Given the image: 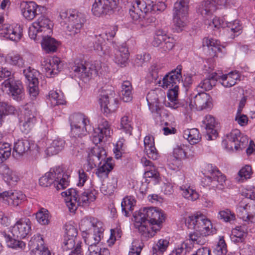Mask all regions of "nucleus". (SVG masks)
<instances>
[{
    "instance_id": "60",
    "label": "nucleus",
    "mask_w": 255,
    "mask_h": 255,
    "mask_svg": "<svg viewBox=\"0 0 255 255\" xmlns=\"http://www.w3.org/2000/svg\"><path fill=\"white\" fill-rule=\"evenodd\" d=\"M169 242L166 239L159 240L155 246L153 247V255L155 252L162 254L167 249L169 246Z\"/></svg>"
},
{
    "instance_id": "50",
    "label": "nucleus",
    "mask_w": 255,
    "mask_h": 255,
    "mask_svg": "<svg viewBox=\"0 0 255 255\" xmlns=\"http://www.w3.org/2000/svg\"><path fill=\"white\" fill-rule=\"evenodd\" d=\"M215 76H209L208 78L202 80L198 85V88H200L205 91L211 90L213 86L215 85L217 80V74L214 73Z\"/></svg>"
},
{
    "instance_id": "23",
    "label": "nucleus",
    "mask_w": 255,
    "mask_h": 255,
    "mask_svg": "<svg viewBox=\"0 0 255 255\" xmlns=\"http://www.w3.org/2000/svg\"><path fill=\"white\" fill-rule=\"evenodd\" d=\"M0 175L4 182L9 186L16 185L20 180L18 173L5 164L0 165Z\"/></svg>"
},
{
    "instance_id": "51",
    "label": "nucleus",
    "mask_w": 255,
    "mask_h": 255,
    "mask_svg": "<svg viewBox=\"0 0 255 255\" xmlns=\"http://www.w3.org/2000/svg\"><path fill=\"white\" fill-rule=\"evenodd\" d=\"M253 173L252 169L250 165H246L243 167L238 172V177L236 178L239 182H243L250 179Z\"/></svg>"
},
{
    "instance_id": "1",
    "label": "nucleus",
    "mask_w": 255,
    "mask_h": 255,
    "mask_svg": "<svg viewBox=\"0 0 255 255\" xmlns=\"http://www.w3.org/2000/svg\"><path fill=\"white\" fill-rule=\"evenodd\" d=\"M134 218L135 228L145 238L153 237L160 230L164 220L161 210L153 207L140 209Z\"/></svg>"
},
{
    "instance_id": "39",
    "label": "nucleus",
    "mask_w": 255,
    "mask_h": 255,
    "mask_svg": "<svg viewBox=\"0 0 255 255\" xmlns=\"http://www.w3.org/2000/svg\"><path fill=\"white\" fill-rule=\"evenodd\" d=\"M132 88L131 83L129 81H124L121 86L120 93L121 99L125 102H129L132 99Z\"/></svg>"
},
{
    "instance_id": "29",
    "label": "nucleus",
    "mask_w": 255,
    "mask_h": 255,
    "mask_svg": "<svg viewBox=\"0 0 255 255\" xmlns=\"http://www.w3.org/2000/svg\"><path fill=\"white\" fill-rule=\"evenodd\" d=\"M99 102L102 110L104 113L108 114L114 112L118 108V101L115 99H110L107 95H101Z\"/></svg>"
},
{
    "instance_id": "12",
    "label": "nucleus",
    "mask_w": 255,
    "mask_h": 255,
    "mask_svg": "<svg viewBox=\"0 0 255 255\" xmlns=\"http://www.w3.org/2000/svg\"><path fill=\"white\" fill-rule=\"evenodd\" d=\"M36 109L32 104L25 106L23 120L20 122V128L21 131L27 134L33 128L36 123Z\"/></svg>"
},
{
    "instance_id": "64",
    "label": "nucleus",
    "mask_w": 255,
    "mask_h": 255,
    "mask_svg": "<svg viewBox=\"0 0 255 255\" xmlns=\"http://www.w3.org/2000/svg\"><path fill=\"white\" fill-rule=\"evenodd\" d=\"M164 41L163 42L162 46L160 47V49L163 51L167 52L171 50L174 46L175 40L173 38L170 37L168 36L165 37Z\"/></svg>"
},
{
    "instance_id": "10",
    "label": "nucleus",
    "mask_w": 255,
    "mask_h": 255,
    "mask_svg": "<svg viewBox=\"0 0 255 255\" xmlns=\"http://www.w3.org/2000/svg\"><path fill=\"white\" fill-rule=\"evenodd\" d=\"M189 0H177L172 10L173 20L175 30L181 31L186 25Z\"/></svg>"
},
{
    "instance_id": "32",
    "label": "nucleus",
    "mask_w": 255,
    "mask_h": 255,
    "mask_svg": "<svg viewBox=\"0 0 255 255\" xmlns=\"http://www.w3.org/2000/svg\"><path fill=\"white\" fill-rule=\"evenodd\" d=\"M48 35L45 34L41 37L42 38L41 42L42 48L48 53L55 52L59 45L58 41Z\"/></svg>"
},
{
    "instance_id": "46",
    "label": "nucleus",
    "mask_w": 255,
    "mask_h": 255,
    "mask_svg": "<svg viewBox=\"0 0 255 255\" xmlns=\"http://www.w3.org/2000/svg\"><path fill=\"white\" fill-rule=\"evenodd\" d=\"M229 33L231 34V37L234 38L242 32V26L238 20L232 22H227L226 26Z\"/></svg>"
},
{
    "instance_id": "35",
    "label": "nucleus",
    "mask_w": 255,
    "mask_h": 255,
    "mask_svg": "<svg viewBox=\"0 0 255 255\" xmlns=\"http://www.w3.org/2000/svg\"><path fill=\"white\" fill-rule=\"evenodd\" d=\"M240 74L238 71H232L227 74L220 76L222 85L225 87H231L235 85L240 80Z\"/></svg>"
},
{
    "instance_id": "63",
    "label": "nucleus",
    "mask_w": 255,
    "mask_h": 255,
    "mask_svg": "<svg viewBox=\"0 0 255 255\" xmlns=\"http://www.w3.org/2000/svg\"><path fill=\"white\" fill-rule=\"evenodd\" d=\"M15 111V108L5 102H0V113L4 116L13 114Z\"/></svg>"
},
{
    "instance_id": "22",
    "label": "nucleus",
    "mask_w": 255,
    "mask_h": 255,
    "mask_svg": "<svg viewBox=\"0 0 255 255\" xmlns=\"http://www.w3.org/2000/svg\"><path fill=\"white\" fill-rule=\"evenodd\" d=\"M0 35L11 41L17 42L21 38L22 28L19 25L13 26L5 24L0 29Z\"/></svg>"
},
{
    "instance_id": "37",
    "label": "nucleus",
    "mask_w": 255,
    "mask_h": 255,
    "mask_svg": "<svg viewBox=\"0 0 255 255\" xmlns=\"http://www.w3.org/2000/svg\"><path fill=\"white\" fill-rule=\"evenodd\" d=\"M30 148V141L26 139H18L15 141L13 146V155L18 156L23 155Z\"/></svg>"
},
{
    "instance_id": "4",
    "label": "nucleus",
    "mask_w": 255,
    "mask_h": 255,
    "mask_svg": "<svg viewBox=\"0 0 255 255\" xmlns=\"http://www.w3.org/2000/svg\"><path fill=\"white\" fill-rule=\"evenodd\" d=\"M61 194L65 197V203L69 211L75 213L78 206H87L94 201L97 198L98 192L91 188L84 191L79 196L76 189L70 188Z\"/></svg>"
},
{
    "instance_id": "11",
    "label": "nucleus",
    "mask_w": 255,
    "mask_h": 255,
    "mask_svg": "<svg viewBox=\"0 0 255 255\" xmlns=\"http://www.w3.org/2000/svg\"><path fill=\"white\" fill-rule=\"evenodd\" d=\"M71 134L73 136H85L91 129L88 118L81 113L74 114L70 117Z\"/></svg>"
},
{
    "instance_id": "41",
    "label": "nucleus",
    "mask_w": 255,
    "mask_h": 255,
    "mask_svg": "<svg viewBox=\"0 0 255 255\" xmlns=\"http://www.w3.org/2000/svg\"><path fill=\"white\" fill-rule=\"evenodd\" d=\"M217 0H206L202 2L199 12L203 16L210 15L217 9Z\"/></svg>"
},
{
    "instance_id": "48",
    "label": "nucleus",
    "mask_w": 255,
    "mask_h": 255,
    "mask_svg": "<svg viewBox=\"0 0 255 255\" xmlns=\"http://www.w3.org/2000/svg\"><path fill=\"white\" fill-rule=\"evenodd\" d=\"M136 4L135 5H137L138 4H140L142 8H143V10L144 11V13H146L149 11H155V8L158 9L157 7L156 6V0H136Z\"/></svg>"
},
{
    "instance_id": "43",
    "label": "nucleus",
    "mask_w": 255,
    "mask_h": 255,
    "mask_svg": "<svg viewBox=\"0 0 255 255\" xmlns=\"http://www.w3.org/2000/svg\"><path fill=\"white\" fill-rule=\"evenodd\" d=\"M136 4V0L133 1L131 5V7L129 9V14L130 18L135 23L139 24V21L141 18L144 11L142 8L140 4H138L137 6L135 5Z\"/></svg>"
},
{
    "instance_id": "27",
    "label": "nucleus",
    "mask_w": 255,
    "mask_h": 255,
    "mask_svg": "<svg viewBox=\"0 0 255 255\" xmlns=\"http://www.w3.org/2000/svg\"><path fill=\"white\" fill-rule=\"evenodd\" d=\"M144 151L147 156L153 160H157L159 153L155 147L154 137L151 135H146L144 139Z\"/></svg>"
},
{
    "instance_id": "8",
    "label": "nucleus",
    "mask_w": 255,
    "mask_h": 255,
    "mask_svg": "<svg viewBox=\"0 0 255 255\" xmlns=\"http://www.w3.org/2000/svg\"><path fill=\"white\" fill-rule=\"evenodd\" d=\"M185 224L188 228L202 232L204 236H209L216 233V229L213 228L211 221L203 214L197 212L188 217Z\"/></svg>"
},
{
    "instance_id": "15",
    "label": "nucleus",
    "mask_w": 255,
    "mask_h": 255,
    "mask_svg": "<svg viewBox=\"0 0 255 255\" xmlns=\"http://www.w3.org/2000/svg\"><path fill=\"white\" fill-rule=\"evenodd\" d=\"M28 246L31 255H51L48 249L44 246L42 237L39 234L31 237Z\"/></svg>"
},
{
    "instance_id": "20",
    "label": "nucleus",
    "mask_w": 255,
    "mask_h": 255,
    "mask_svg": "<svg viewBox=\"0 0 255 255\" xmlns=\"http://www.w3.org/2000/svg\"><path fill=\"white\" fill-rule=\"evenodd\" d=\"M97 227L99 228L98 230L94 231L93 234H82L83 237L84 239V241L88 247L89 252L91 251V249H96L95 248L98 247L100 241L103 237V232L104 229L103 227L102 223H99Z\"/></svg>"
},
{
    "instance_id": "13",
    "label": "nucleus",
    "mask_w": 255,
    "mask_h": 255,
    "mask_svg": "<svg viewBox=\"0 0 255 255\" xmlns=\"http://www.w3.org/2000/svg\"><path fill=\"white\" fill-rule=\"evenodd\" d=\"M227 147L232 150L242 149L248 142V137L242 135L240 130L238 129L232 130L227 135Z\"/></svg>"
},
{
    "instance_id": "59",
    "label": "nucleus",
    "mask_w": 255,
    "mask_h": 255,
    "mask_svg": "<svg viewBox=\"0 0 255 255\" xmlns=\"http://www.w3.org/2000/svg\"><path fill=\"white\" fill-rule=\"evenodd\" d=\"M227 252V245L224 237H220L218 243L215 248L214 253L217 255H225Z\"/></svg>"
},
{
    "instance_id": "52",
    "label": "nucleus",
    "mask_w": 255,
    "mask_h": 255,
    "mask_svg": "<svg viewBox=\"0 0 255 255\" xmlns=\"http://www.w3.org/2000/svg\"><path fill=\"white\" fill-rule=\"evenodd\" d=\"M37 221L41 225H48L49 223V215L48 211L44 208H41L35 214Z\"/></svg>"
},
{
    "instance_id": "34",
    "label": "nucleus",
    "mask_w": 255,
    "mask_h": 255,
    "mask_svg": "<svg viewBox=\"0 0 255 255\" xmlns=\"http://www.w3.org/2000/svg\"><path fill=\"white\" fill-rule=\"evenodd\" d=\"M65 141L61 138L57 137L53 140L50 145L45 150V153L48 156L58 154L65 147Z\"/></svg>"
},
{
    "instance_id": "47",
    "label": "nucleus",
    "mask_w": 255,
    "mask_h": 255,
    "mask_svg": "<svg viewBox=\"0 0 255 255\" xmlns=\"http://www.w3.org/2000/svg\"><path fill=\"white\" fill-rule=\"evenodd\" d=\"M121 127L126 133L129 135L131 134L132 130L131 117L129 113L121 118Z\"/></svg>"
},
{
    "instance_id": "5",
    "label": "nucleus",
    "mask_w": 255,
    "mask_h": 255,
    "mask_svg": "<svg viewBox=\"0 0 255 255\" xmlns=\"http://www.w3.org/2000/svg\"><path fill=\"white\" fill-rule=\"evenodd\" d=\"M202 173L204 175L201 180L204 187H209L214 190H223L224 188L226 176L215 166L206 164L202 168Z\"/></svg>"
},
{
    "instance_id": "3",
    "label": "nucleus",
    "mask_w": 255,
    "mask_h": 255,
    "mask_svg": "<svg viewBox=\"0 0 255 255\" xmlns=\"http://www.w3.org/2000/svg\"><path fill=\"white\" fill-rule=\"evenodd\" d=\"M110 134L111 130L108 122L106 120H103L102 123L94 129V132L92 136V141L96 145L91 149L89 154L87 166L90 169H93L96 166L97 163L96 159L97 161H99L101 159L103 160L105 158L106 150L103 147H100L97 144L102 141L104 136H109Z\"/></svg>"
},
{
    "instance_id": "56",
    "label": "nucleus",
    "mask_w": 255,
    "mask_h": 255,
    "mask_svg": "<svg viewBox=\"0 0 255 255\" xmlns=\"http://www.w3.org/2000/svg\"><path fill=\"white\" fill-rule=\"evenodd\" d=\"M207 236H204L202 234V232H199L195 231V232L190 233L189 237V239L192 241L194 244L197 245H204L206 243L205 237Z\"/></svg>"
},
{
    "instance_id": "31",
    "label": "nucleus",
    "mask_w": 255,
    "mask_h": 255,
    "mask_svg": "<svg viewBox=\"0 0 255 255\" xmlns=\"http://www.w3.org/2000/svg\"><path fill=\"white\" fill-rule=\"evenodd\" d=\"M22 5L21 12L23 17L28 20H32L37 15L38 5L33 1L24 2Z\"/></svg>"
},
{
    "instance_id": "21",
    "label": "nucleus",
    "mask_w": 255,
    "mask_h": 255,
    "mask_svg": "<svg viewBox=\"0 0 255 255\" xmlns=\"http://www.w3.org/2000/svg\"><path fill=\"white\" fill-rule=\"evenodd\" d=\"M113 46L115 48L113 60L120 67H125L128 63L129 56V52L128 47L125 43L117 46H115V44L113 43Z\"/></svg>"
},
{
    "instance_id": "62",
    "label": "nucleus",
    "mask_w": 255,
    "mask_h": 255,
    "mask_svg": "<svg viewBox=\"0 0 255 255\" xmlns=\"http://www.w3.org/2000/svg\"><path fill=\"white\" fill-rule=\"evenodd\" d=\"M106 39V37L104 33L96 35V40L93 46L94 50L98 52L104 51L103 44L105 43Z\"/></svg>"
},
{
    "instance_id": "36",
    "label": "nucleus",
    "mask_w": 255,
    "mask_h": 255,
    "mask_svg": "<svg viewBox=\"0 0 255 255\" xmlns=\"http://www.w3.org/2000/svg\"><path fill=\"white\" fill-rule=\"evenodd\" d=\"M99 223L102 222L98 221L97 219L94 218H84L81 221L80 229L84 234H87V232L90 230L92 228L94 229V231L98 230L99 228H98L97 226Z\"/></svg>"
},
{
    "instance_id": "54",
    "label": "nucleus",
    "mask_w": 255,
    "mask_h": 255,
    "mask_svg": "<svg viewBox=\"0 0 255 255\" xmlns=\"http://www.w3.org/2000/svg\"><path fill=\"white\" fill-rule=\"evenodd\" d=\"M11 147L8 143H3L0 145V163L6 160L11 155Z\"/></svg>"
},
{
    "instance_id": "45",
    "label": "nucleus",
    "mask_w": 255,
    "mask_h": 255,
    "mask_svg": "<svg viewBox=\"0 0 255 255\" xmlns=\"http://www.w3.org/2000/svg\"><path fill=\"white\" fill-rule=\"evenodd\" d=\"M183 136L184 138L188 140L191 144L198 143L201 139L199 131L198 129L195 128L185 130Z\"/></svg>"
},
{
    "instance_id": "6",
    "label": "nucleus",
    "mask_w": 255,
    "mask_h": 255,
    "mask_svg": "<svg viewBox=\"0 0 255 255\" xmlns=\"http://www.w3.org/2000/svg\"><path fill=\"white\" fill-rule=\"evenodd\" d=\"M69 176L64 173L62 168L59 166L50 169L44 175L40 178L39 184L41 186L48 187L53 185L57 190L66 188L69 183Z\"/></svg>"
},
{
    "instance_id": "40",
    "label": "nucleus",
    "mask_w": 255,
    "mask_h": 255,
    "mask_svg": "<svg viewBox=\"0 0 255 255\" xmlns=\"http://www.w3.org/2000/svg\"><path fill=\"white\" fill-rule=\"evenodd\" d=\"M146 100L149 110L152 113L157 112L159 109V97L155 90H151L146 96Z\"/></svg>"
},
{
    "instance_id": "26",
    "label": "nucleus",
    "mask_w": 255,
    "mask_h": 255,
    "mask_svg": "<svg viewBox=\"0 0 255 255\" xmlns=\"http://www.w3.org/2000/svg\"><path fill=\"white\" fill-rule=\"evenodd\" d=\"M206 131L207 139L209 140H214L218 136V132L215 129L216 122L215 118L211 116L207 115L203 121Z\"/></svg>"
},
{
    "instance_id": "58",
    "label": "nucleus",
    "mask_w": 255,
    "mask_h": 255,
    "mask_svg": "<svg viewBox=\"0 0 255 255\" xmlns=\"http://www.w3.org/2000/svg\"><path fill=\"white\" fill-rule=\"evenodd\" d=\"M145 16L142 15V18L139 21V25L140 27H146L150 24L155 22L156 18L152 15V11L144 13Z\"/></svg>"
},
{
    "instance_id": "57",
    "label": "nucleus",
    "mask_w": 255,
    "mask_h": 255,
    "mask_svg": "<svg viewBox=\"0 0 255 255\" xmlns=\"http://www.w3.org/2000/svg\"><path fill=\"white\" fill-rule=\"evenodd\" d=\"M7 246L10 248L15 250H23L25 248V243L20 240L8 237L6 240Z\"/></svg>"
},
{
    "instance_id": "30",
    "label": "nucleus",
    "mask_w": 255,
    "mask_h": 255,
    "mask_svg": "<svg viewBox=\"0 0 255 255\" xmlns=\"http://www.w3.org/2000/svg\"><path fill=\"white\" fill-rule=\"evenodd\" d=\"M5 62L7 64L18 68L22 67L25 63L22 55L15 51H12L6 54Z\"/></svg>"
},
{
    "instance_id": "19",
    "label": "nucleus",
    "mask_w": 255,
    "mask_h": 255,
    "mask_svg": "<svg viewBox=\"0 0 255 255\" xmlns=\"http://www.w3.org/2000/svg\"><path fill=\"white\" fill-rule=\"evenodd\" d=\"M211 105L210 96L205 92H200L190 100L189 107L191 110L202 111L210 108Z\"/></svg>"
},
{
    "instance_id": "2",
    "label": "nucleus",
    "mask_w": 255,
    "mask_h": 255,
    "mask_svg": "<svg viewBox=\"0 0 255 255\" xmlns=\"http://www.w3.org/2000/svg\"><path fill=\"white\" fill-rule=\"evenodd\" d=\"M182 66L178 65L176 68L166 74L162 79L161 87L164 89L169 88L167 93L168 101H165V105L172 109H176L181 106L178 102V95L181 75Z\"/></svg>"
},
{
    "instance_id": "42",
    "label": "nucleus",
    "mask_w": 255,
    "mask_h": 255,
    "mask_svg": "<svg viewBox=\"0 0 255 255\" xmlns=\"http://www.w3.org/2000/svg\"><path fill=\"white\" fill-rule=\"evenodd\" d=\"M180 190L182 191V196L189 200L194 201L199 197L198 193L194 189L193 187L191 186L182 185L180 187Z\"/></svg>"
},
{
    "instance_id": "24",
    "label": "nucleus",
    "mask_w": 255,
    "mask_h": 255,
    "mask_svg": "<svg viewBox=\"0 0 255 255\" xmlns=\"http://www.w3.org/2000/svg\"><path fill=\"white\" fill-rule=\"evenodd\" d=\"M238 216L247 224L255 222V205L240 204L237 208Z\"/></svg>"
},
{
    "instance_id": "18",
    "label": "nucleus",
    "mask_w": 255,
    "mask_h": 255,
    "mask_svg": "<svg viewBox=\"0 0 255 255\" xmlns=\"http://www.w3.org/2000/svg\"><path fill=\"white\" fill-rule=\"evenodd\" d=\"M25 196L20 191L12 190L0 192V200L4 204L16 207L24 200Z\"/></svg>"
},
{
    "instance_id": "53",
    "label": "nucleus",
    "mask_w": 255,
    "mask_h": 255,
    "mask_svg": "<svg viewBox=\"0 0 255 255\" xmlns=\"http://www.w3.org/2000/svg\"><path fill=\"white\" fill-rule=\"evenodd\" d=\"M167 35L162 29H157L155 31L152 44L154 47H161L165 39V37Z\"/></svg>"
},
{
    "instance_id": "44",
    "label": "nucleus",
    "mask_w": 255,
    "mask_h": 255,
    "mask_svg": "<svg viewBox=\"0 0 255 255\" xmlns=\"http://www.w3.org/2000/svg\"><path fill=\"white\" fill-rule=\"evenodd\" d=\"M136 200L132 196H127L125 197L121 203L122 212L125 216H129V212H132L134 206L135 205Z\"/></svg>"
},
{
    "instance_id": "7",
    "label": "nucleus",
    "mask_w": 255,
    "mask_h": 255,
    "mask_svg": "<svg viewBox=\"0 0 255 255\" xmlns=\"http://www.w3.org/2000/svg\"><path fill=\"white\" fill-rule=\"evenodd\" d=\"M60 16L67 23L66 34L70 36H75L80 33L86 21L85 14L75 9L62 11Z\"/></svg>"
},
{
    "instance_id": "14",
    "label": "nucleus",
    "mask_w": 255,
    "mask_h": 255,
    "mask_svg": "<svg viewBox=\"0 0 255 255\" xmlns=\"http://www.w3.org/2000/svg\"><path fill=\"white\" fill-rule=\"evenodd\" d=\"M119 0H95L92 11L94 15L100 16L116 8Z\"/></svg>"
},
{
    "instance_id": "49",
    "label": "nucleus",
    "mask_w": 255,
    "mask_h": 255,
    "mask_svg": "<svg viewBox=\"0 0 255 255\" xmlns=\"http://www.w3.org/2000/svg\"><path fill=\"white\" fill-rule=\"evenodd\" d=\"M48 96L53 106L63 105L66 103L64 96L60 92L58 93L57 91L51 90L49 92Z\"/></svg>"
},
{
    "instance_id": "17",
    "label": "nucleus",
    "mask_w": 255,
    "mask_h": 255,
    "mask_svg": "<svg viewBox=\"0 0 255 255\" xmlns=\"http://www.w3.org/2000/svg\"><path fill=\"white\" fill-rule=\"evenodd\" d=\"M31 228V222L27 218H21L12 226L11 233L14 237L19 239L26 238L29 234Z\"/></svg>"
},
{
    "instance_id": "9",
    "label": "nucleus",
    "mask_w": 255,
    "mask_h": 255,
    "mask_svg": "<svg viewBox=\"0 0 255 255\" xmlns=\"http://www.w3.org/2000/svg\"><path fill=\"white\" fill-rule=\"evenodd\" d=\"M53 27V23L52 20L47 16H41L29 26V36L31 39L37 41L43 35L52 33Z\"/></svg>"
},
{
    "instance_id": "38",
    "label": "nucleus",
    "mask_w": 255,
    "mask_h": 255,
    "mask_svg": "<svg viewBox=\"0 0 255 255\" xmlns=\"http://www.w3.org/2000/svg\"><path fill=\"white\" fill-rule=\"evenodd\" d=\"M72 70L81 78L90 76V72L85 65V62L80 59H76L71 66Z\"/></svg>"
},
{
    "instance_id": "28",
    "label": "nucleus",
    "mask_w": 255,
    "mask_h": 255,
    "mask_svg": "<svg viewBox=\"0 0 255 255\" xmlns=\"http://www.w3.org/2000/svg\"><path fill=\"white\" fill-rule=\"evenodd\" d=\"M189 145L178 143L173 149V155L176 159H183L194 156V153Z\"/></svg>"
},
{
    "instance_id": "55",
    "label": "nucleus",
    "mask_w": 255,
    "mask_h": 255,
    "mask_svg": "<svg viewBox=\"0 0 255 255\" xmlns=\"http://www.w3.org/2000/svg\"><path fill=\"white\" fill-rule=\"evenodd\" d=\"M23 73L28 83L38 81L39 72L33 68L28 67L23 70Z\"/></svg>"
},
{
    "instance_id": "61",
    "label": "nucleus",
    "mask_w": 255,
    "mask_h": 255,
    "mask_svg": "<svg viewBox=\"0 0 255 255\" xmlns=\"http://www.w3.org/2000/svg\"><path fill=\"white\" fill-rule=\"evenodd\" d=\"M38 81L29 82L28 83V91L31 99H35L39 94Z\"/></svg>"
},
{
    "instance_id": "33",
    "label": "nucleus",
    "mask_w": 255,
    "mask_h": 255,
    "mask_svg": "<svg viewBox=\"0 0 255 255\" xmlns=\"http://www.w3.org/2000/svg\"><path fill=\"white\" fill-rule=\"evenodd\" d=\"M99 167L97 169L96 174L100 178L107 177L109 172L114 168L113 160L112 158H107L106 160H104L103 163L100 162Z\"/></svg>"
},
{
    "instance_id": "25",
    "label": "nucleus",
    "mask_w": 255,
    "mask_h": 255,
    "mask_svg": "<svg viewBox=\"0 0 255 255\" xmlns=\"http://www.w3.org/2000/svg\"><path fill=\"white\" fill-rule=\"evenodd\" d=\"M43 68L47 76L57 74L62 68L60 59L58 57L47 59L44 61Z\"/></svg>"
},
{
    "instance_id": "16",
    "label": "nucleus",
    "mask_w": 255,
    "mask_h": 255,
    "mask_svg": "<svg viewBox=\"0 0 255 255\" xmlns=\"http://www.w3.org/2000/svg\"><path fill=\"white\" fill-rule=\"evenodd\" d=\"M2 85L8 89L9 94L14 100L20 101L23 99L24 90L22 83L20 81L8 79L2 83Z\"/></svg>"
}]
</instances>
